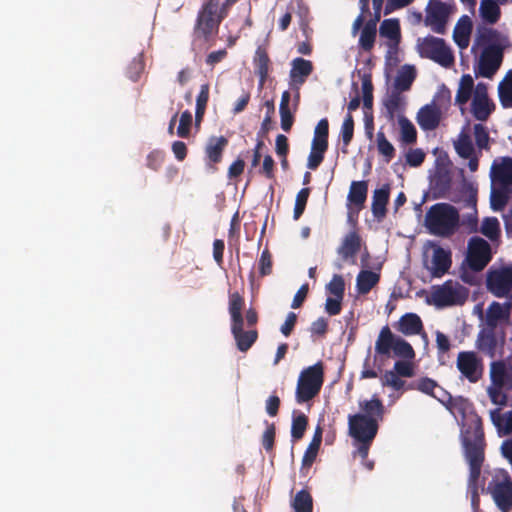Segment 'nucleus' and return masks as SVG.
<instances>
[{"label": "nucleus", "instance_id": "f257e3e1", "mask_svg": "<svg viewBox=\"0 0 512 512\" xmlns=\"http://www.w3.org/2000/svg\"><path fill=\"white\" fill-rule=\"evenodd\" d=\"M239 0H204L193 26V43H208L218 35L222 21L228 16L230 8Z\"/></svg>", "mask_w": 512, "mask_h": 512}, {"label": "nucleus", "instance_id": "f03ea898", "mask_svg": "<svg viewBox=\"0 0 512 512\" xmlns=\"http://www.w3.org/2000/svg\"><path fill=\"white\" fill-rule=\"evenodd\" d=\"M465 457L469 464L470 478H479L484 462L485 439L482 420L474 416L467 420L462 431Z\"/></svg>", "mask_w": 512, "mask_h": 512}, {"label": "nucleus", "instance_id": "7ed1b4c3", "mask_svg": "<svg viewBox=\"0 0 512 512\" xmlns=\"http://www.w3.org/2000/svg\"><path fill=\"white\" fill-rule=\"evenodd\" d=\"M458 210L448 203L432 205L425 216V226L433 235L440 237L452 236L459 226Z\"/></svg>", "mask_w": 512, "mask_h": 512}, {"label": "nucleus", "instance_id": "20e7f679", "mask_svg": "<svg viewBox=\"0 0 512 512\" xmlns=\"http://www.w3.org/2000/svg\"><path fill=\"white\" fill-rule=\"evenodd\" d=\"M375 355L376 360L378 356L389 358L391 352L395 356L403 359H414L415 351L411 344L401 337L394 335L388 325L381 328L375 342Z\"/></svg>", "mask_w": 512, "mask_h": 512}, {"label": "nucleus", "instance_id": "39448f33", "mask_svg": "<svg viewBox=\"0 0 512 512\" xmlns=\"http://www.w3.org/2000/svg\"><path fill=\"white\" fill-rule=\"evenodd\" d=\"M324 382V368L321 361L303 369L297 381L295 398L302 404L317 396Z\"/></svg>", "mask_w": 512, "mask_h": 512}, {"label": "nucleus", "instance_id": "423d86ee", "mask_svg": "<svg viewBox=\"0 0 512 512\" xmlns=\"http://www.w3.org/2000/svg\"><path fill=\"white\" fill-rule=\"evenodd\" d=\"M466 297V289L453 280H447L442 285L432 287V302L440 308L463 304Z\"/></svg>", "mask_w": 512, "mask_h": 512}, {"label": "nucleus", "instance_id": "0eeeda50", "mask_svg": "<svg viewBox=\"0 0 512 512\" xmlns=\"http://www.w3.org/2000/svg\"><path fill=\"white\" fill-rule=\"evenodd\" d=\"M413 359L398 360L394 363L392 370H387L380 377L383 387H391L394 391L406 390V382L402 379L415 376V365Z\"/></svg>", "mask_w": 512, "mask_h": 512}, {"label": "nucleus", "instance_id": "6e6552de", "mask_svg": "<svg viewBox=\"0 0 512 512\" xmlns=\"http://www.w3.org/2000/svg\"><path fill=\"white\" fill-rule=\"evenodd\" d=\"M487 290L498 298H512V265L490 270L486 279Z\"/></svg>", "mask_w": 512, "mask_h": 512}, {"label": "nucleus", "instance_id": "1a4fd4ad", "mask_svg": "<svg viewBox=\"0 0 512 512\" xmlns=\"http://www.w3.org/2000/svg\"><path fill=\"white\" fill-rule=\"evenodd\" d=\"M420 52L423 57L431 59L445 68L454 64V55L441 38H425L420 45Z\"/></svg>", "mask_w": 512, "mask_h": 512}, {"label": "nucleus", "instance_id": "9d476101", "mask_svg": "<svg viewBox=\"0 0 512 512\" xmlns=\"http://www.w3.org/2000/svg\"><path fill=\"white\" fill-rule=\"evenodd\" d=\"M489 488L498 508L502 512L510 511L512 508V479L508 472L502 470L490 483Z\"/></svg>", "mask_w": 512, "mask_h": 512}, {"label": "nucleus", "instance_id": "9b49d317", "mask_svg": "<svg viewBox=\"0 0 512 512\" xmlns=\"http://www.w3.org/2000/svg\"><path fill=\"white\" fill-rule=\"evenodd\" d=\"M492 259L490 244L483 238L474 236L468 242L467 261L471 270L482 271Z\"/></svg>", "mask_w": 512, "mask_h": 512}, {"label": "nucleus", "instance_id": "f8f14e48", "mask_svg": "<svg viewBox=\"0 0 512 512\" xmlns=\"http://www.w3.org/2000/svg\"><path fill=\"white\" fill-rule=\"evenodd\" d=\"M456 367L470 383H477L483 376V360L475 351L459 352Z\"/></svg>", "mask_w": 512, "mask_h": 512}, {"label": "nucleus", "instance_id": "ddd939ff", "mask_svg": "<svg viewBox=\"0 0 512 512\" xmlns=\"http://www.w3.org/2000/svg\"><path fill=\"white\" fill-rule=\"evenodd\" d=\"M348 426L349 434L354 440L365 442H373L379 427L376 419H370L360 413L349 415Z\"/></svg>", "mask_w": 512, "mask_h": 512}, {"label": "nucleus", "instance_id": "4468645a", "mask_svg": "<svg viewBox=\"0 0 512 512\" xmlns=\"http://www.w3.org/2000/svg\"><path fill=\"white\" fill-rule=\"evenodd\" d=\"M451 12V5L440 0H429L426 8L425 23L430 26L434 32L444 34Z\"/></svg>", "mask_w": 512, "mask_h": 512}, {"label": "nucleus", "instance_id": "2eb2a0df", "mask_svg": "<svg viewBox=\"0 0 512 512\" xmlns=\"http://www.w3.org/2000/svg\"><path fill=\"white\" fill-rule=\"evenodd\" d=\"M504 47H485L481 53L476 76L491 79L503 61Z\"/></svg>", "mask_w": 512, "mask_h": 512}, {"label": "nucleus", "instance_id": "dca6fc26", "mask_svg": "<svg viewBox=\"0 0 512 512\" xmlns=\"http://www.w3.org/2000/svg\"><path fill=\"white\" fill-rule=\"evenodd\" d=\"M313 63L302 57H297L291 62L289 73V84L292 89L296 90V98H299V89L306 82L307 78L313 72Z\"/></svg>", "mask_w": 512, "mask_h": 512}, {"label": "nucleus", "instance_id": "f3484780", "mask_svg": "<svg viewBox=\"0 0 512 512\" xmlns=\"http://www.w3.org/2000/svg\"><path fill=\"white\" fill-rule=\"evenodd\" d=\"M490 177L493 186H512V158L501 157L495 159L491 165Z\"/></svg>", "mask_w": 512, "mask_h": 512}, {"label": "nucleus", "instance_id": "a211bd4d", "mask_svg": "<svg viewBox=\"0 0 512 512\" xmlns=\"http://www.w3.org/2000/svg\"><path fill=\"white\" fill-rule=\"evenodd\" d=\"M361 246L362 238L358 230L353 229L348 232L342 239L341 244L337 248V254L342 260H351L352 263H355V257L361 250Z\"/></svg>", "mask_w": 512, "mask_h": 512}, {"label": "nucleus", "instance_id": "6ab92c4d", "mask_svg": "<svg viewBox=\"0 0 512 512\" xmlns=\"http://www.w3.org/2000/svg\"><path fill=\"white\" fill-rule=\"evenodd\" d=\"M441 117V109L432 102L420 108L416 120L422 130L432 131L439 126Z\"/></svg>", "mask_w": 512, "mask_h": 512}, {"label": "nucleus", "instance_id": "aec40b11", "mask_svg": "<svg viewBox=\"0 0 512 512\" xmlns=\"http://www.w3.org/2000/svg\"><path fill=\"white\" fill-rule=\"evenodd\" d=\"M451 265V252L437 246L433 251L431 266L428 268L432 277L441 278L448 273Z\"/></svg>", "mask_w": 512, "mask_h": 512}, {"label": "nucleus", "instance_id": "412c9836", "mask_svg": "<svg viewBox=\"0 0 512 512\" xmlns=\"http://www.w3.org/2000/svg\"><path fill=\"white\" fill-rule=\"evenodd\" d=\"M253 65L255 73L259 78L258 86L262 89L268 79L271 66V60L265 46L260 45L257 47L253 56Z\"/></svg>", "mask_w": 512, "mask_h": 512}, {"label": "nucleus", "instance_id": "4be33fe9", "mask_svg": "<svg viewBox=\"0 0 512 512\" xmlns=\"http://www.w3.org/2000/svg\"><path fill=\"white\" fill-rule=\"evenodd\" d=\"M491 383L497 387L512 388V367L504 361H494L490 365Z\"/></svg>", "mask_w": 512, "mask_h": 512}, {"label": "nucleus", "instance_id": "5701e85b", "mask_svg": "<svg viewBox=\"0 0 512 512\" xmlns=\"http://www.w3.org/2000/svg\"><path fill=\"white\" fill-rule=\"evenodd\" d=\"M244 321L231 323V333L236 341L238 350L241 352L248 351L258 338L256 330H243Z\"/></svg>", "mask_w": 512, "mask_h": 512}, {"label": "nucleus", "instance_id": "b1692460", "mask_svg": "<svg viewBox=\"0 0 512 512\" xmlns=\"http://www.w3.org/2000/svg\"><path fill=\"white\" fill-rule=\"evenodd\" d=\"M430 185L435 199L446 198L452 185L450 172L446 169H437Z\"/></svg>", "mask_w": 512, "mask_h": 512}, {"label": "nucleus", "instance_id": "393cba45", "mask_svg": "<svg viewBox=\"0 0 512 512\" xmlns=\"http://www.w3.org/2000/svg\"><path fill=\"white\" fill-rule=\"evenodd\" d=\"M511 314V303L501 304L493 301L486 310V324L490 328H496L500 321L508 320Z\"/></svg>", "mask_w": 512, "mask_h": 512}, {"label": "nucleus", "instance_id": "a878e982", "mask_svg": "<svg viewBox=\"0 0 512 512\" xmlns=\"http://www.w3.org/2000/svg\"><path fill=\"white\" fill-rule=\"evenodd\" d=\"M396 330L403 335L411 336L421 334L423 323L421 318L415 313H406L395 323Z\"/></svg>", "mask_w": 512, "mask_h": 512}, {"label": "nucleus", "instance_id": "bb28decb", "mask_svg": "<svg viewBox=\"0 0 512 512\" xmlns=\"http://www.w3.org/2000/svg\"><path fill=\"white\" fill-rule=\"evenodd\" d=\"M390 196V185L384 184L381 188L374 190L371 210L375 218L382 219L386 216V206Z\"/></svg>", "mask_w": 512, "mask_h": 512}, {"label": "nucleus", "instance_id": "cd10ccee", "mask_svg": "<svg viewBox=\"0 0 512 512\" xmlns=\"http://www.w3.org/2000/svg\"><path fill=\"white\" fill-rule=\"evenodd\" d=\"M380 19V15L377 14L373 19L368 20L362 27L359 46L365 52H370L375 44L377 35V22Z\"/></svg>", "mask_w": 512, "mask_h": 512}, {"label": "nucleus", "instance_id": "c85d7f7f", "mask_svg": "<svg viewBox=\"0 0 512 512\" xmlns=\"http://www.w3.org/2000/svg\"><path fill=\"white\" fill-rule=\"evenodd\" d=\"M475 42L478 46L485 47H503V37L496 29L481 26L477 29Z\"/></svg>", "mask_w": 512, "mask_h": 512}, {"label": "nucleus", "instance_id": "c756f323", "mask_svg": "<svg viewBox=\"0 0 512 512\" xmlns=\"http://www.w3.org/2000/svg\"><path fill=\"white\" fill-rule=\"evenodd\" d=\"M228 145V139L224 136L210 137L205 148L206 158L209 165L218 164L222 161L223 151Z\"/></svg>", "mask_w": 512, "mask_h": 512}, {"label": "nucleus", "instance_id": "7c9ffc66", "mask_svg": "<svg viewBox=\"0 0 512 512\" xmlns=\"http://www.w3.org/2000/svg\"><path fill=\"white\" fill-rule=\"evenodd\" d=\"M472 21L466 15L462 16L453 31V39L459 48L465 49L469 46Z\"/></svg>", "mask_w": 512, "mask_h": 512}, {"label": "nucleus", "instance_id": "2f4dec72", "mask_svg": "<svg viewBox=\"0 0 512 512\" xmlns=\"http://www.w3.org/2000/svg\"><path fill=\"white\" fill-rule=\"evenodd\" d=\"M368 184L366 181H352L347 199L357 210H361L367 199Z\"/></svg>", "mask_w": 512, "mask_h": 512}, {"label": "nucleus", "instance_id": "473e14b6", "mask_svg": "<svg viewBox=\"0 0 512 512\" xmlns=\"http://www.w3.org/2000/svg\"><path fill=\"white\" fill-rule=\"evenodd\" d=\"M380 275L371 270H361L356 278V288L359 294L365 295L378 284Z\"/></svg>", "mask_w": 512, "mask_h": 512}, {"label": "nucleus", "instance_id": "72a5a7b5", "mask_svg": "<svg viewBox=\"0 0 512 512\" xmlns=\"http://www.w3.org/2000/svg\"><path fill=\"white\" fill-rule=\"evenodd\" d=\"M359 407L363 411V413H361L362 416L369 417L370 419H376L377 423L379 420H382L384 415V405L376 396L371 400L360 401Z\"/></svg>", "mask_w": 512, "mask_h": 512}, {"label": "nucleus", "instance_id": "f704fd0d", "mask_svg": "<svg viewBox=\"0 0 512 512\" xmlns=\"http://www.w3.org/2000/svg\"><path fill=\"white\" fill-rule=\"evenodd\" d=\"M499 3L494 0H481L479 13L485 23L495 24L501 16Z\"/></svg>", "mask_w": 512, "mask_h": 512}, {"label": "nucleus", "instance_id": "c9c22d12", "mask_svg": "<svg viewBox=\"0 0 512 512\" xmlns=\"http://www.w3.org/2000/svg\"><path fill=\"white\" fill-rule=\"evenodd\" d=\"M495 105L489 98H473L471 112L479 121H486L494 111Z\"/></svg>", "mask_w": 512, "mask_h": 512}, {"label": "nucleus", "instance_id": "e433bc0d", "mask_svg": "<svg viewBox=\"0 0 512 512\" xmlns=\"http://www.w3.org/2000/svg\"><path fill=\"white\" fill-rule=\"evenodd\" d=\"M379 33L381 37L387 38L393 43L398 44L401 38L399 20L396 18L383 20L380 24Z\"/></svg>", "mask_w": 512, "mask_h": 512}, {"label": "nucleus", "instance_id": "4c0bfd02", "mask_svg": "<svg viewBox=\"0 0 512 512\" xmlns=\"http://www.w3.org/2000/svg\"><path fill=\"white\" fill-rule=\"evenodd\" d=\"M474 89V80L470 74H464L459 82L455 97L456 104L463 106L470 100Z\"/></svg>", "mask_w": 512, "mask_h": 512}, {"label": "nucleus", "instance_id": "58836bf2", "mask_svg": "<svg viewBox=\"0 0 512 512\" xmlns=\"http://www.w3.org/2000/svg\"><path fill=\"white\" fill-rule=\"evenodd\" d=\"M384 105V115L389 122H393L395 119L396 113L403 106V97L399 91H392L388 97L383 101Z\"/></svg>", "mask_w": 512, "mask_h": 512}, {"label": "nucleus", "instance_id": "ea45409f", "mask_svg": "<svg viewBox=\"0 0 512 512\" xmlns=\"http://www.w3.org/2000/svg\"><path fill=\"white\" fill-rule=\"evenodd\" d=\"M244 305V297L239 292L229 293L228 311L231 317V323L244 321L242 315Z\"/></svg>", "mask_w": 512, "mask_h": 512}, {"label": "nucleus", "instance_id": "a19ab883", "mask_svg": "<svg viewBox=\"0 0 512 512\" xmlns=\"http://www.w3.org/2000/svg\"><path fill=\"white\" fill-rule=\"evenodd\" d=\"M416 77V72L414 67L412 66H404L398 73L395 78L394 91H399V93L403 91H407L410 89L414 79Z\"/></svg>", "mask_w": 512, "mask_h": 512}, {"label": "nucleus", "instance_id": "79ce46f5", "mask_svg": "<svg viewBox=\"0 0 512 512\" xmlns=\"http://www.w3.org/2000/svg\"><path fill=\"white\" fill-rule=\"evenodd\" d=\"M498 95L504 108H512V69L509 70L498 85Z\"/></svg>", "mask_w": 512, "mask_h": 512}, {"label": "nucleus", "instance_id": "37998d69", "mask_svg": "<svg viewBox=\"0 0 512 512\" xmlns=\"http://www.w3.org/2000/svg\"><path fill=\"white\" fill-rule=\"evenodd\" d=\"M209 91L210 86L208 83H204L200 86V91L196 98V109H195V122L197 125L200 124V122L203 119V116L206 111V107L209 101Z\"/></svg>", "mask_w": 512, "mask_h": 512}, {"label": "nucleus", "instance_id": "c03bdc74", "mask_svg": "<svg viewBox=\"0 0 512 512\" xmlns=\"http://www.w3.org/2000/svg\"><path fill=\"white\" fill-rule=\"evenodd\" d=\"M308 426V417L301 412L294 411L291 425V437L293 441L303 438Z\"/></svg>", "mask_w": 512, "mask_h": 512}, {"label": "nucleus", "instance_id": "a18cd8bd", "mask_svg": "<svg viewBox=\"0 0 512 512\" xmlns=\"http://www.w3.org/2000/svg\"><path fill=\"white\" fill-rule=\"evenodd\" d=\"M454 148L461 158H468L475 153L470 135L465 131H462L454 141Z\"/></svg>", "mask_w": 512, "mask_h": 512}, {"label": "nucleus", "instance_id": "49530a36", "mask_svg": "<svg viewBox=\"0 0 512 512\" xmlns=\"http://www.w3.org/2000/svg\"><path fill=\"white\" fill-rule=\"evenodd\" d=\"M510 187H493L490 196L491 208L494 211H501L505 208L509 200Z\"/></svg>", "mask_w": 512, "mask_h": 512}, {"label": "nucleus", "instance_id": "de8ad7c7", "mask_svg": "<svg viewBox=\"0 0 512 512\" xmlns=\"http://www.w3.org/2000/svg\"><path fill=\"white\" fill-rule=\"evenodd\" d=\"M292 508L294 512H313V499L307 490H300L296 493Z\"/></svg>", "mask_w": 512, "mask_h": 512}, {"label": "nucleus", "instance_id": "09e8293b", "mask_svg": "<svg viewBox=\"0 0 512 512\" xmlns=\"http://www.w3.org/2000/svg\"><path fill=\"white\" fill-rule=\"evenodd\" d=\"M340 136L343 143V147L341 150L343 153H347V147L350 145L354 136V119L352 114L350 113H347L343 120L340 130Z\"/></svg>", "mask_w": 512, "mask_h": 512}, {"label": "nucleus", "instance_id": "8fccbe9b", "mask_svg": "<svg viewBox=\"0 0 512 512\" xmlns=\"http://www.w3.org/2000/svg\"><path fill=\"white\" fill-rule=\"evenodd\" d=\"M438 383L429 377H421L407 385L406 390H417L423 394L433 396Z\"/></svg>", "mask_w": 512, "mask_h": 512}, {"label": "nucleus", "instance_id": "3c124183", "mask_svg": "<svg viewBox=\"0 0 512 512\" xmlns=\"http://www.w3.org/2000/svg\"><path fill=\"white\" fill-rule=\"evenodd\" d=\"M376 143L379 154H381L385 161L389 163L395 157V148L388 141L382 129L377 132Z\"/></svg>", "mask_w": 512, "mask_h": 512}, {"label": "nucleus", "instance_id": "603ef678", "mask_svg": "<svg viewBox=\"0 0 512 512\" xmlns=\"http://www.w3.org/2000/svg\"><path fill=\"white\" fill-rule=\"evenodd\" d=\"M401 141L405 144H413L417 140V131L412 122L405 116L399 117Z\"/></svg>", "mask_w": 512, "mask_h": 512}, {"label": "nucleus", "instance_id": "864d4df0", "mask_svg": "<svg viewBox=\"0 0 512 512\" xmlns=\"http://www.w3.org/2000/svg\"><path fill=\"white\" fill-rule=\"evenodd\" d=\"M491 418L498 429L504 430L507 434L512 432V411L500 414L499 410L495 409L491 411Z\"/></svg>", "mask_w": 512, "mask_h": 512}, {"label": "nucleus", "instance_id": "5fc2aeb1", "mask_svg": "<svg viewBox=\"0 0 512 512\" xmlns=\"http://www.w3.org/2000/svg\"><path fill=\"white\" fill-rule=\"evenodd\" d=\"M473 134L478 149L489 150L490 137L487 128L483 124L477 123L473 127Z\"/></svg>", "mask_w": 512, "mask_h": 512}, {"label": "nucleus", "instance_id": "6e6d98bb", "mask_svg": "<svg viewBox=\"0 0 512 512\" xmlns=\"http://www.w3.org/2000/svg\"><path fill=\"white\" fill-rule=\"evenodd\" d=\"M310 188H302L296 195L295 206L293 211V219L298 220L304 213L308 198L310 195Z\"/></svg>", "mask_w": 512, "mask_h": 512}, {"label": "nucleus", "instance_id": "4d7b16f0", "mask_svg": "<svg viewBox=\"0 0 512 512\" xmlns=\"http://www.w3.org/2000/svg\"><path fill=\"white\" fill-rule=\"evenodd\" d=\"M145 63L143 55L139 54L132 59L127 67V76L134 82L138 81L144 71Z\"/></svg>", "mask_w": 512, "mask_h": 512}, {"label": "nucleus", "instance_id": "13d9d810", "mask_svg": "<svg viewBox=\"0 0 512 512\" xmlns=\"http://www.w3.org/2000/svg\"><path fill=\"white\" fill-rule=\"evenodd\" d=\"M326 291L330 295L338 298H344L345 294V282L342 275H333L330 282L326 285Z\"/></svg>", "mask_w": 512, "mask_h": 512}, {"label": "nucleus", "instance_id": "bf43d9fd", "mask_svg": "<svg viewBox=\"0 0 512 512\" xmlns=\"http://www.w3.org/2000/svg\"><path fill=\"white\" fill-rule=\"evenodd\" d=\"M481 233L490 240H495L500 233L499 221L497 218H485L481 226Z\"/></svg>", "mask_w": 512, "mask_h": 512}, {"label": "nucleus", "instance_id": "052dcab7", "mask_svg": "<svg viewBox=\"0 0 512 512\" xmlns=\"http://www.w3.org/2000/svg\"><path fill=\"white\" fill-rule=\"evenodd\" d=\"M321 443L311 440L302 458V469H309L318 455Z\"/></svg>", "mask_w": 512, "mask_h": 512}, {"label": "nucleus", "instance_id": "680f3d73", "mask_svg": "<svg viewBox=\"0 0 512 512\" xmlns=\"http://www.w3.org/2000/svg\"><path fill=\"white\" fill-rule=\"evenodd\" d=\"M472 204L473 213L468 214L462 220L461 225L465 228L468 233H474L478 229V218H477V210H476V198L475 196L471 197L469 200Z\"/></svg>", "mask_w": 512, "mask_h": 512}, {"label": "nucleus", "instance_id": "e2e57ef3", "mask_svg": "<svg viewBox=\"0 0 512 512\" xmlns=\"http://www.w3.org/2000/svg\"><path fill=\"white\" fill-rule=\"evenodd\" d=\"M363 107L372 109L373 106V84L370 76H364L362 79Z\"/></svg>", "mask_w": 512, "mask_h": 512}, {"label": "nucleus", "instance_id": "0e129e2a", "mask_svg": "<svg viewBox=\"0 0 512 512\" xmlns=\"http://www.w3.org/2000/svg\"><path fill=\"white\" fill-rule=\"evenodd\" d=\"M192 124V114L189 110H185L179 120L177 128V135L181 138H187L190 135V128Z\"/></svg>", "mask_w": 512, "mask_h": 512}, {"label": "nucleus", "instance_id": "69168bd1", "mask_svg": "<svg viewBox=\"0 0 512 512\" xmlns=\"http://www.w3.org/2000/svg\"><path fill=\"white\" fill-rule=\"evenodd\" d=\"M258 265L259 273L262 277L268 276L272 273V255L267 248L262 251Z\"/></svg>", "mask_w": 512, "mask_h": 512}, {"label": "nucleus", "instance_id": "338daca9", "mask_svg": "<svg viewBox=\"0 0 512 512\" xmlns=\"http://www.w3.org/2000/svg\"><path fill=\"white\" fill-rule=\"evenodd\" d=\"M505 387H497L491 383L488 387L487 392L492 403L504 406L507 403V395L502 391Z\"/></svg>", "mask_w": 512, "mask_h": 512}, {"label": "nucleus", "instance_id": "774afa93", "mask_svg": "<svg viewBox=\"0 0 512 512\" xmlns=\"http://www.w3.org/2000/svg\"><path fill=\"white\" fill-rule=\"evenodd\" d=\"M276 429L273 423L267 425L262 435V446L266 452H271L274 448Z\"/></svg>", "mask_w": 512, "mask_h": 512}]
</instances>
